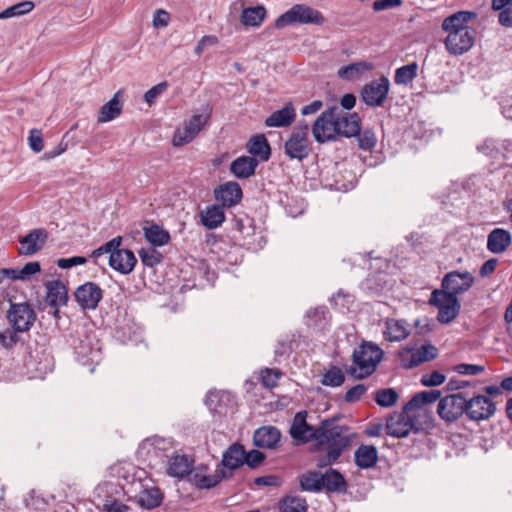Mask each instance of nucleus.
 I'll list each match as a JSON object with an SVG mask.
<instances>
[{"label": "nucleus", "mask_w": 512, "mask_h": 512, "mask_svg": "<svg viewBox=\"0 0 512 512\" xmlns=\"http://www.w3.org/2000/svg\"><path fill=\"white\" fill-rule=\"evenodd\" d=\"M354 461L360 469H369L378 462V451L373 445H360L354 452Z\"/></svg>", "instance_id": "27"}, {"label": "nucleus", "mask_w": 512, "mask_h": 512, "mask_svg": "<svg viewBox=\"0 0 512 512\" xmlns=\"http://www.w3.org/2000/svg\"><path fill=\"white\" fill-rule=\"evenodd\" d=\"M209 114H195L188 122H185L182 128H178L173 136L174 146H182L191 142L206 125Z\"/></svg>", "instance_id": "12"}, {"label": "nucleus", "mask_w": 512, "mask_h": 512, "mask_svg": "<svg viewBox=\"0 0 512 512\" xmlns=\"http://www.w3.org/2000/svg\"><path fill=\"white\" fill-rule=\"evenodd\" d=\"M244 458V447L238 443H235L224 452L222 465L232 471L244 464Z\"/></svg>", "instance_id": "33"}, {"label": "nucleus", "mask_w": 512, "mask_h": 512, "mask_svg": "<svg viewBox=\"0 0 512 512\" xmlns=\"http://www.w3.org/2000/svg\"><path fill=\"white\" fill-rule=\"evenodd\" d=\"M19 338L17 336V332L14 330L11 331L9 329L0 332V345L4 348H11L13 347L17 342Z\"/></svg>", "instance_id": "57"}, {"label": "nucleus", "mask_w": 512, "mask_h": 512, "mask_svg": "<svg viewBox=\"0 0 512 512\" xmlns=\"http://www.w3.org/2000/svg\"><path fill=\"white\" fill-rule=\"evenodd\" d=\"M398 400L397 392L392 389H382L376 392L375 401L382 407L393 406Z\"/></svg>", "instance_id": "49"}, {"label": "nucleus", "mask_w": 512, "mask_h": 512, "mask_svg": "<svg viewBox=\"0 0 512 512\" xmlns=\"http://www.w3.org/2000/svg\"><path fill=\"white\" fill-rule=\"evenodd\" d=\"M337 136L353 137L356 136L361 129V121L357 113L342 112L336 107L334 114Z\"/></svg>", "instance_id": "17"}, {"label": "nucleus", "mask_w": 512, "mask_h": 512, "mask_svg": "<svg viewBox=\"0 0 512 512\" xmlns=\"http://www.w3.org/2000/svg\"><path fill=\"white\" fill-rule=\"evenodd\" d=\"M476 31H465L461 34L447 35L444 44L447 51L454 56L470 51L475 43Z\"/></svg>", "instance_id": "16"}, {"label": "nucleus", "mask_w": 512, "mask_h": 512, "mask_svg": "<svg viewBox=\"0 0 512 512\" xmlns=\"http://www.w3.org/2000/svg\"><path fill=\"white\" fill-rule=\"evenodd\" d=\"M491 7L499 11L498 21L506 28H512V3L511 0H492Z\"/></svg>", "instance_id": "39"}, {"label": "nucleus", "mask_w": 512, "mask_h": 512, "mask_svg": "<svg viewBox=\"0 0 512 512\" xmlns=\"http://www.w3.org/2000/svg\"><path fill=\"white\" fill-rule=\"evenodd\" d=\"M144 236L153 246H163L170 240L169 233L158 225L145 228Z\"/></svg>", "instance_id": "42"}, {"label": "nucleus", "mask_w": 512, "mask_h": 512, "mask_svg": "<svg viewBox=\"0 0 512 512\" xmlns=\"http://www.w3.org/2000/svg\"><path fill=\"white\" fill-rule=\"evenodd\" d=\"M466 409V399L461 393L447 395L440 398L437 413L446 422L458 420Z\"/></svg>", "instance_id": "9"}, {"label": "nucleus", "mask_w": 512, "mask_h": 512, "mask_svg": "<svg viewBox=\"0 0 512 512\" xmlns=\"http://www.w3.org/2000/svg\"><path fill=\"white\" fill-rule=\"evenodd\" d=\"M139 257L143 265L147 267H154L162 261V255L155 248H142L139 251Z\"/></svg>", "instance_id": "48"}, {"label": "nucleus", "mask_w": 512, "mask_h": 512, "mask_svg": "<svg viewBox=\"0 0 512 512\" xmlns=\"http://www.w3.org/2000/svg\"><path fill=\"white\" fill-rule=\"evenodd\" d=\"M417 418L416 413L408 411L405 405L401 412L394 413L387 419L386 432L396 438L406 437L411 431L417 429Z\"/></svg>", "instance_id": "6"}, {"label": "nucleus", "mask_w": 512, "mask_h": 512, "mask_svg": "<svg viewBox=\"0 0 512 512\" xmlns=\"http://www.w3.org/2000/svg\"><path fill=\"white\" fill-rule=\"evenodd\" d=\"M352 434L346 426L336 425L331 420H325L318 427L317 443L319 449L326 452L325 459L317 462L319 467H324L336 462L342 452L350 446Z\"/></svg>", "instance_id": "1"}, {"label": "nucleus", "mask_w": 512, "mask_h": 512, "mask_svg": "<svg viewBox=\"0 0 512 512\" xmlns=\"http://www.w3.org/2000/svg\"><path fill=\"white\" fill-rule=\"evenodd\" d=\"M408 324L403 320L387 319L385 321V338L389 341H402L409 335Z\"/></svg>", "instance_id": "31"}, {"label": "nucleus", "mask_w": 512, "mask_h": 512, "mask_svg": "<svg viewBox=\"0 0 512 512\" xmlns=\"http://www.w3.org/2000/svg\"><path fill=\"white\" fill-rule=\"evenodd\" d=\"M6 318L9 325L17 333L28 332L36 321V313L30 304L10 303Z\"/></svg>", "instance_id": "4"}, {"label": "nucleus", "mask_w": 512, "mask_h": 512, "mask_svg": "<svg viewBox=\"0 0 512 512\" xmlns=\"http://www.w3.org/2000/svg\"><path fill=\"white\" fill-rule=\"evenodd\" d=\"M122 91H117L112 99L104 104L98 114V122L106 123L117 118L123 108V102L121 100Z\"/></svg>", "instance_id": "29"}, {"label": "nucleus", "mask_w": 512, "mask_h": 512, "mask_svg": "<svg viewBox=\"0 0 512 512\" xmlns=\"http://www.w3.org/2000/svg\"><path fill=\"white\" fill-rule=\"evenodd\" d=\"M34 8V3L31 1H23L13 6L8 7L0 13V19H7L11 17L21 16L29 13Z\"/></svg>", "instance_id": "46"}, {"label": "nucleus", "mask_w": 512, "mask_h": 512, "mask_svg": "<svg viewBox=\"0 0 512 512\" xmlns=\"http://www.w3.org/2000/svg\"><path fill=\"white\" fill-rule=\"evenodd\" d=\"M193 459L184 454H173L168 456L166 472L174 478H184L193 468Z\"/></svg>", "instance_id": "22"}, {"label": "nucleus", "mask_w": 512, "mask_h": 512, "mask_svg": "<svg viewBox=\"0 0 512 512\" xmlns=\"http://www.w3.org/2000/svg\"><path fill=\"white\" fill-rule=\"evenodd\" d=\"M454 370L462 375H478L484 371V367L475 364H458L454 367Z\"/></svg>", "instance_id": "55"}, {"label": "nucleus", "mask_w": 512, "mask_h": 512, "mask_svg": "<svg viewBox=\"0 0 512 512\" xmlns=\"http://www.w3.org/2000/svg\"><path fill=\"white\" fill-rule=\"evenodd\" d=\"M441 391L440 390H429L422 391L415 394L412 399L406 404L408 411H413L416 413L417 417H419L422 413H425V407L429 404L440 400Z\"/></svg>", "instance_id": "23"}, {"label": "nucleus", "mask_w": 512, "mask_h": 512, "mask_svg": "<svg viewBox=\"0 0 512 512\" xmlns=\"http://www.w3.org/2000/svg\"><path fill=\"white\" fill-rule=\"evenodd\" d=\"M248 152L254 158L267 161L271 155L270 145L263 134L253 136L247 144Z\"/></svg>", "instance_id": "32"}, {"label": "nucleus", "mask_w": 512, "mask_h": 512, "mask_svg": "<svg viewBox=\"0 0 512 512\" xmlns=\"http://www.w3.org/2000/svg\"><path fill=\"white\" fill-rule=\"evenodd\" d=\"M323 476V488L328 491H342L345 488V480L343 476L334 469L327 470Z\"/></svg>", "instance_id": "43"}, {"label": "nucleus", "mask_w": 512, "mask_h": 512, "mask_svg": "<svg viewBox=\"0 0 512 512\" xmlns=\"http://www.w3.org/2000/svg\"><path fill=\"white\" fill-rule=\"evenodd\" d=\"M168 87V83L166 81H163L152 88H150L145 94H144V100L149 105H152L156 99L163 94Z\"/></svg>", "instance_id": "54"}, {"label": "nucleus", "mask_w": 512, "mask_h": 512, "mask_svg": "<svg viewBox=\"0 0 512 512\" xmlns=\"http://www.w3.org/2000/svg\"><path fill=\"white\" fill-rule=\"evenodd\" d=\"M136 263L137 259L134 253L128 249L115 248L114 252L109 256V265L121 274L131 273Z\"/></svg>", "instance_id": "20"}, {"label": "nucleus", "mask_w": 512, "mask_h": 512, "mask_svg": "<svg viewBox=\"0 0 512 512\" xmlns=\"http://www.w3.org/2000/svg\"><path fill=\"white\" fill-rule=\"evenodd\" d=\"M382 356L383 351L378 346L372 343L363 344L354 351L353 366L348 371L357 379L365 378L375 371Z\"/></svg>", "instance_id": "2"}, {"label": "nucleus", "mask_w": 512, "mask_h": 512, "mask_svg": "<svg viewBox=\"0 0 512 512\" xmlns=\"http://www.w3.org/2000/svg\"><path fill=\"white\" fill-rule=\"evenodd\" d=\"M280 512H306V500L299 496H286L279 503Z\"/></svg>", "instance_id": "44"}, {"label": "nucleus", "mask_w": 512, "mask_h": 512, "mask_svg": "<svg viewBox=\"0 0 512 512\" xmlns=\"http://www.w3.org/2000/svg\"><path fill=\"white\" fill-rule=\"evenodd\" d=\"M512 237L509 231L496 228L488 234L487 249L495 254L503 253L511 245Z\"/></svg>", "instance_id": "25"}, {"label": "nucleus", "mask_w": 512, "mask_h": 512, "mask_svg": "<svg viewBox=\"0 0 512 512\" xmlns=\"http://www.w3.org/2000/svg\"><path fill=\"white\" fill-rule=\"evenodd\" d=\"M217 200L221 201L223 206L232 207L238 204L242 198V190L238 183L227 182L220 186L215 192Z\"/></svg>", "instance_id": "26"}, {"label": "nucleus", "mask_w": 512, "mask_h": 512, "mask_svg": "<svg viewBox=\"0 0 512 512\" xmlns=\"http://www.w3.org/2000/svg\"><path fill=\"white\" fill-rule=\"evenodd\" d=\"M266 17V9L264 6L259 5L256 7L245 8L241 14V23L244 26L257 27L262 24Z\"/></svg>", "instance_id": "36"}, {"label": "nucleus", "mask_w": 512, "mask_h": 512, "mask_svg": "<svg viewBox=\"0 0 512 512\" xmlns=\"http://www.w3.org/2000/svg\"><path fill=\"white\" fill-rule=\"evenodd\" d=\"M162 493L159 488L151 487L144 489L139 495V504L147 509H153L162 502Z\"/></svg>", "instance_id": "41"}, {"label": "nucleus", "mask_w": 512, "mask_h": 512, "mask_svg": "<svg viewBox=\"0 0 512 512\" xmlns=\"http://www.w3.org/2000/svg\"><path fill=\"white\" fill-rule=\"evenodd\" d=\"M402 5V0H376L373 3L375 11L388 10Z\"/></svg>", "instance_id": "63"}, {"label": "nucleus", "mask_w": 512, "mask_h": 512, "mask_svg": "<svg viewBox=\"0 0 512 512\" xmlns=\"http://www.w3.org/2000/svg\"><path fill=\"white\" fill-rule=\"evenodd\" d=\"M365 392L366 387L363 384H358L346 392L344 399L346 402H355L359 400Z\"/></svg>", "instance_id": "62"}, {"label": "nucleus", "mask_w": 512, "mask_h": 512, "mask_svg": "<svg viewBox=\"0 0 512 512\" xmlns=\"http://www.w3.org/2000/svg\"><path fill=\"white\" fill-rule=\"evenodd\" d=\"M358 136L359 147L363 150H371L376 145V136L371 130H364Z\"/></svg>", "instance_id": "52"}, {"label": "nucleus", "mask_w": 512, "mask_h": 512, "mask_svg": "<svg viewBox=\"0 0 512 512\" xmlns=\"http://www.w3.org/2000/svg\"><path fill=\"white\" fill-rule=\"evenodd\" d=\"M48 233L43 228L31 230L25 237L20 239V255L31 256L39 252L45 245Z\"/></svg>", "instance_id": "19"}, {"label": "nucleus", "mask_w": 512, "mask_h": 512, "mask_svg": "<svg viewBox=\"0 0 512 512\" xmlns=\"http://www.w3.org/2000/svg\"><path fill=\"white\" fill-rule=\"evenodd\" d=\"M429 302L439 309L437 320L442 324L450 323L459 314L460 303L453 294H445L440 290H434Z\"/></svg>", "instance_id": "7"}, {"label": "nucleus", "mask_w": 512, "mask_h": 512, "mask_svg": "<svg viewBox=\"0 0 512 512\" xmlns=\"http://www.w3.org/2000/svg\"><path fill=\"white\" fill-rule=\"evenodd\" d=\"M438 350L431 344H424L420 347L407 345L398 352L401 366L404 368H413L421 363L431 361L437 357Z\"/></svg>", "instance_id": "5"}, {"label": "nucleus", "mask_w": 512, "mask_h": 512, "mask_svg": "<svg viewBox=\"0 0 512 512\" xmlns=\"http://www.w3.org/2000/svg\"><path fill=\"white\" fill-rule=\"evenodd\" d=\"M281 433L274 426H263L254 432V444L260 448L273 449L279 443Z\"/></svg>", "instance_id": "24"}, {"label": "nucleus", "mask_w": 512, "mask_h": 512, "mask_svg": "<svg viewBox=\"0 0 512 512\" xmlns=\"http://www.w3.org/2000/svg\"><path fill=\"white\" fill-rule=\"evenodd\" d=\"M335 112L336 107L327 109L314 122L312 134L317 142L325 143L337 137Z\"/></svg>", "instance_id": "10"}, {"label": "nucleus", "mask_w": 512, "mask_h": 512, "mask_svg": "<svg viewBox=\"0 0 512 512\" xmlns=\"http://www.w3.org/2000/svg\"><path fill=\"white\" fill-rule=\"evenodd\" d=\"M293 23L321 25L324 23V17L320 11L314 8L296 4L275 21V26L283 28Z\"/></svg>", "instance_id": "3"}, {"label": "nucleus", "mask_w": 512, "mask_h": 512, "mask_svg": "<svg viewBox=\"0 0 512 512\" xmlns=\"http://www.w3.org/2000/svg\"><path fill=\"white\" fill-rule=\"evenodd\" d=\"M258 160L251 156H241L232 161L230 171L235 177L247 179L255 173Z\"/></svg>", "instance_id": "28"}, {"label": "nucleus", "mask_w": 512, "mask_h": 512, "mask_svg": "<svg viewBox=\"0 0 512 512\" xmlns=\"http://www.w3.org/2000/svg\"><path fill=\"white\" fill-rule=\"evenodd\" d=\"M202 224L208 229L219 227L225 220V213L221 206L207 207L200 214Z\"/></svg>", "instance_id": "35"}, {"label": "nucleus", "mask_w": 512, "mask_h": 512, "mask_svg": "<svg viewBox=\"0 0 512 512\" xmlns=\"http://www.w3.org/2000/svg\"><path fill=\"white\" fill-rule=\"evenodd\" d=\"M307 123L299 124L285 142V152L291 159L303 160L309 154Z\"/></svg>", "instance_id": "8"}, {"label": "nucleus", "mask_w": 512, "mask_h": 512, "mask_svg": "<svg viewBox=\"0 0 512 512\" xmlns=\"http://www.w3.org/2000/svg\"><path fill=\"white\" fill-rule=\"evenodd\" d=\"M40 270H41V266H40L39 262H37V261L28 262L27 264L24 265L23 268L19 269L20 278H21V280H27L32 275L40 272Z\"/></svg>", "instance_id": "59"}, {"label": "nucleus", "mask_w": 512, "mask_h": 512, "mask_svg": "<svg viewBox=\"0 0 512 512\" xmlns=\"http://www.w3.org/2000/svg\"><path fill=\"white\" fill-rule=\"evenodd\" d=\"M371 63L360 61L343 66L338 70V76L344 80H354L366 71L372 70Z\"/></svg>", "instance_id": "38"}, {"label": "nucleus", "mask_w": 512, "mask_h": 512, "mask_svg": "<svg viewBox=\"0 0 512 512\" xmlns=\"http://www.w3.org/2000/svg\"><path fill=\"white\" fill-rule=\"evenodd\" d=\"M121 242H122V238L120 236L115 237V238L111 239L110 241H108L107 243L100 246L99 248L95 249L91 253V257L98 258L104 254H109V256H110L111 253L114 252L115 248L120 247Z\"/></svg>", "instance_id": "50"}, {"label": "nucleus", "mask_w": 512, "mask_h": 512, "mask_svg": "<svg viewBox=\"0 0 512 512\" xmlns=\"http://www.w3.org/2000/svg\"><path fill=\"white\" fill-rule=\"evenodd\" d=\"M281 375L282 373L277 369L266 368L261 373L262 384L267 388H274L277 386Z\"/></svg>", "instance_id": "51"}, {"label": "nucleus", "mask_w": 512, "mask_h": 512, "mask_svg": "<svg viewBox=\"0 0 512 512\" xmlns=\"http://www.w3.org/2000/svg\"><path fill=\"white\" fill-rule=\"evenodd\" d=\"M217 43L218 38L215 35H205L198 41L194 48V53L200 56L207 47L214 46Z\"/></svg>", "instance_id": "56"}, {"label": "nucleus", "mask_w": 512, "mask_h": 512, "mask_svg": "<svg viewBox=\"0 0 512 512\" xmlns=\"http://www.w3.org/2000/svg\"><path fill=\"white\" fill-rule=\"evenodd\" d=\"M418 65L416 62L402 66L395 71L396 84H408L417 76Z\"/></svg>", "instance_id": "45"}, {"label": "nucleus", "mask_w": 512, "mask_h": 512, "mask_svg": "<svg viewBox=\"0 0 512 512\" xmlns=\"http://www.w3.org/2000/svg\"><path fill=\"white\" fill-rule=\"evenodd\" d=\"M102 297V289L93 282H86L75 291L76 301L84 309H95Z\"/></svg>", "instance_id": "18"}, {"label": "nucleus", "mask_w": 512, "mask_h": 512, "mask_svg": "<svg viewBox=\"0 0 512 512\" xmlns=\"http://www.w3.org/2000/svg\"><path fill=\"white\" fill-rule=\"evenodd\" d=\"M265 458V455L258 450H251L250 452H245L244 463L248 466L255 468L257 467Z\"/></svg>", "instance_id": "60"}, {"label": "nucleus", "mask_w": 512, "mask_h": 512, "mask_svg": "<svg viewBox=\"0 0 512 512\" xmlns=\"http://www.w3.org/2000/svg\"><path fill=\"white\" fill-rule=\"evenodd\" d=\"M389 92V80L382 77L366 84L361 91L362 100L369 106H381Z\"/></svg>", "instance_id": "14"}, {"label": "nucleus", "mask_w": 512, "mask_h": 512, "mask_svg": "<svg viewBox=\"0 0 512 512\" xmlns=\"http://www.w3.org/2000/svg\"><path fill=\"white\" fill-rule=\"evenodd\" d=\"M474 283V277L468 271L459 272L452 271L447 273L442 280V292L445 294H453L457 297L458 294H462L468 291Z\"/></svg>", "instance_id": "13"}, {"label": "nucleus", "mask_w": 512, "mask_h": 512, "mask_svg": "<svg viewBox=\"0 0 512 512\" xmlns=\"http://www.w3.org/2000/svg\"><path fill=\"white\" fill-rule=\"evenodd\" d=\"M296 117L292 103H287L281 110L273 112L266 120L267 127H288Z\"/></svg>", "instance_id": "30"}, {"label": "nucleus", "mask_w": 512, "mask_h": 512, "mask_svg": "<svg viewBox=\"0 0 512 512\" xmlns=\"http://www.w3.org/2000/svg\"><path fill=\"white\" fill-rule=\"evenodd\" d=\"M446 380V376L439 371H433L430 374H424L421 377L422 385L426 387H435L443 384Z\"/></svg>", "instance_id": "53"}, {"label": "nucleus", "mask_w": 512, "mask_h": 512, "mask_svg": "<svg viewBox=\"0 0 512 512\" xmlns=\"http://www.w3.org/2000/svg\"><path fill=\"white\" fill-rule=\"evenodd\" d=\"M345 377L341 369L332 367L323 374L321 383L325 386L338 387L344 383Z\"/></svg>", "instance_id": "47"}, {"label": "nucleus", "mask_w": 512, "mask_h": 512, "mask_svg": "<svg viewBox=\"0 0 512 512\" xmlns=\"http://www.w3.org/2000/svg\"><path fill=\"white\" fill-rule=\"evenodd\" d=\"M498 264V260L496 258H491L487 260L483 265L480 267L479 274L482 278L489 277L491 274L494 273L496 267Z\"/></svg>", "instance_id": "64"}, {"label": "nucleus", "mask_w": 512, "mask_h": 512, "mask_svg": "<svg viewBox=\"0 0 512 512\" xmlns=\"http://www.w3.org/2000/svg\"><path fill=\"white\" fill-rule=\"evenodd\" d=\"M476 18V13L470 11H458L448 17H446L441 28L447 35L461 34L465 31L475 30L468 26V23Z\"/></svg>", "instance_id": "15"}, {"label": "nucleus", "mask_w": 512, "mask_h": 512, "mask_svg": "<svg viewBox=\"0 0 512 512\" xmlns=\"http://www.w3.org/2000/svg\"><path fill=\"white\" fill-rule=\"evenodd\" d=\"M231 474L227 475L224 470L216 471L214 475H203L195 473L192 475L190 481L199 488H212L216 486L222 478L230 477Z\"/></svg>", "instance_id": "40"}, {"label": "nucleus", "mask_w": 512, "mask_h": 512, "mask_svg": "<svg viewBox=\"0 0 512 512\" xmlns=\"http://www.w3.org/2000/svg\"><path fill=\"white\" fill-rule=\"evenodd\" d=\"M87 262L85 257L74 256L71 258H61L57 261V265L62 269H69L77 265H83Z\"/></svg>", "instance_id": "61"}, {"label": "nucleus", "mask_w": 512, "mask_h": 512, "mask_svg": "<svg viewBox=\"0 0 512 512\" xmlns=\"http://www.w3.org/2000/svg\"><path fill=\"white\" fill-rule=\"evenodd\" d=\"M322 473L308 471L299 477L300 487L303 491L318 492L323 489Z\"/></svg>", "instance_id": "37"}, {"label": "nucleus", "mask_w": 512, "mask_h": 512, "mask_svg": "<svg viewBox=\"0 0 512 512\" xmlns=\"http://www.w3.org/2000/svg\"><path fill=\"white\" fill-rule=\"evenodd\" d=\"M496 411L493 400L485 395H477L466 400L465 414L470 420L483 421L491 418Z\"/></svg>", "instance_id": "11"}, {"label": "nucleus", "mask_w": 512, "mask_h": 512, "mask_svg": "<svg viewBox=\"0 0 512 512\" xmlns=\"http://www.w3.org/2000/svg\"><path fill=\"white\" fill-rule=\"evenodd\" d=\"M47 301L53 307L66 304L67 291L64 284L58 280L46 283Z\"/></svg>", "instance_id": "34"}, {"label": "nucleus", "mask_w": 512, "mask_h": 512, "mask_svg": "<svg viewBox=\"0 0 512 512\" xmlns=\"http://www.w3.org/2000/svg\"><path fill=\"white\" fill-rule=\"evenodd\" d=\"M29 145L34 152H41L43 150V138L39 130L33 129L30 131Z\"/></svg>", "instance_id": "58"}, {"label": "nucleus", "mask_w": 512, "mask_h": 512, "mask_svg": "<svg viewBox=\"0 0 512 512\" xmlns=\"http://www.w3.org/2000/svg\"><path fill=\"white\" fill-rule=\"evenodd\" d=\"M290 434L292 438L302 442L317 440L318 427L314 428L306 422L305 412H298L293 419V423L290 428Z\"/></svg>", "instance_id": "21"}]
</instances>
